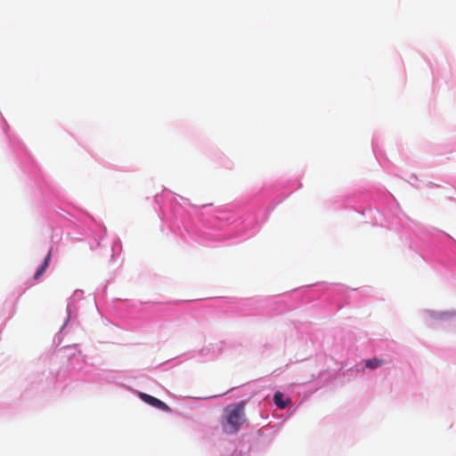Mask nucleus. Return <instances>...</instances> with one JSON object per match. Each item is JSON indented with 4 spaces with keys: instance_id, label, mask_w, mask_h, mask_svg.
I'll return each instance as SVG.
<instances>
[{
    "instance_id": "5",
    "label": "nucleus",
    "mask_w": 456,
    "mask_h": 456,
    "mask_svg": "<svg viewBox=\"0 0 456 456\" xmlns=\"http://www.w3.org/2000/svg\"><path fill=\"white\" fill-rule=\"evenodd\" d=\"M384 363V360L379 358L368 359L365 361V366L368 369L374 370L380 367Z\"/></svg>"
},
{
    "instance_id": "4",
    "label": "nucleus",
    "mask_w": 456,
    "mask_h": 456,
    "mask_svg": "<svg viewBox=\"0 0 456 456\" xmlns=\"http://www.w3.org/2000/svg\"><path fill=\"white\" fill-rule=\"evenodd\" d=\"M273 401L276 406L279 407L280 409H285L289 403V400H284V395L280 391L275 392L273 395Z\"/></svg>"
},
{
    "instance_id": "2",
    "label": "nucleus",
    "mask_w": 456,
    "mask_h": 456,
    "mask_svg": "<svg viewBox=\"0 0 456 456\" xmlns=\"http://www.w3.org/2000/svg\"><path fill=\"white\" fill-rule=\"evenodd\" d=\"M139 397L146 403H148L149 405L154 407V408H157L159 410H161L163 411H166V412H170L171 411V408L166 404L164 402L160 401L159 399L154 397V396H151L148 394H145V393H142V392H140L139 393Z\"/></svg>"
},
{
    "instance_id": "1",
    "label": "nucleus",
    "mask_w": 456,
    "mask_h": 456,
    "mask_svg": "<svg viewBox=\"0 0 456 456\" xmlns=\"http://www.w3.org/2000/svg\"><path fill=\"white\" fill-rule=\"evenodd\" d=\"M245 410V401L230 404L224 409V414L222 417V427L224 432L230 435L236 434L245 424L248 423Z\"/></svg>"
},
{
    "instance_id": "3",
    "label": "nucleus",
    "mask_w": 456,
    "mask_h": 456,
    "mask_svg": "<svg viewBox=\"0 0 456 456\" xmlns=\"http://www.w3.org/2000/svg\"><path fill=\"white\" fill-rule=\"evenodd\" d=\"M52 251H53V249L51 248L49 250L48 254L46 255L43 264L41 265V266L36 272V273L34 275L35 280H38L44 274L45 270L47 269V267L49 265V263H50V260H51V257H52Z\"/></svg>"
}]
</instances>
